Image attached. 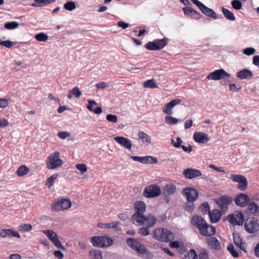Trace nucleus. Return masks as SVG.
I'll return each instance as SVG.
<instances>
[{
  "mask_svg": "<svg viewBox=\"0 0 259 259\" xmlns=\"http://www.w3.org/2000/svg\"><path fill=\"white\" fill-rule=\"evenodd\" d=\"M229 222L234 226L242 225L244 222V214L241 211H236L234 213L228 215Z\"/></svg>",
  "mask_w": 259,
  "mask_h": 259,
  "instance_id": "nucleus-12",
  "label": "nucleus"
},
{
  "mask_svg": "<svg viewBox=\"0 0 259 259\" xmlns=\"http://www.w3.org/2000/svg\"><path fill=\"white\" fill-rule=\"evenodd\" d=\"M227 249L234 257L237 258L239 256V250L235 249L233 244H229L227 247Z\"/></svg>",
  "mask_w": 259,
  "mask_h": 259,
  "instance_id": "nucleus-35",
  "label": "nucleus"
},
{
  "mask_svg": "<svg viewBox=\"0 0 259 259\" xmlns=\"http://www.w3.org/2000/svg\"><path fill=\"white\" fill-rule=\"evenodd\" d=\"M18 26L19 23L16 21L8 22L5 24V28L8 30L14 29L17 28Z\"/></svg>",
  "mask_w": 259,
  "mask_h": 259,
  "instance_id": "nucleus-38",
  "label": "nucleus"
},
{
  "mask_svg": "<svg viewBox=\"0 0 259 259\" xmlns=\"http://www.w3.org/2000/svg\"><path fill=\"white\" fill-rule=\"evenodd\" d=\"M144 86L146 88L155 89L158 88V85L156 82L153 79H149L144 81Z\"/></svg>",
  "mask_w": 259,
  "mask_h": 259,
  "instance_id": "nucleus-34",
  "label": "nucleus"
},
{
  "mask_svg": "<svg viewBox=\"0 0 259 259\" xmlns=\"http://www.w3.org/2000/svg\"><path fill=\"white\" fill-rule=\"evenodd\" d=\"M149 229V228L146 226L141 227L139 229L138 233L142 236H148L150 234Z\"/></svg>",
  "mask_w": 259,
  "mask_h": 259,
  "instance_id": "nucleus-49",
  "label": "nucleus"
},
{
  "mask_svg": "<svg viewBox=\"0 0 259 259\" xmlns=\"http://www.w3.org/2000/svg\"><path fill=\"white\" fill-rule=\"evenodd\" d=\"M154 40L157 45L158 50L163 49L167 45L168 42V39L166 37L163 38L162 39H156Z\"/></svg>",
  "mask_w": 259,
  "mask_h": 259,
  "instance_id": "nucleus-29",
  "label": "nucleus"
},
{
  "mask_svg": "<svg viewBox=\"0 0 259 259\" xmlns=\"http://www.w3.org/2000/svg\"><path fill=\"white\" fill-rule=\"evenodd\" d=\"M145 47L148 50L151 51H156L158 50L157 48V45L155 42L154 40L153 41H149L145 45Z\"/></svg>",
  "mask_w": 259,
  "mask_h": 259,
  "instance_id": "nucleus-42",
  "label": "nucleus"
},
{
  "mask_svg": "<svg viewBox=\"0 0 259 259\" xmlns=\"http://www.w3.org/2000/svg\"><path fill=\"white\" fill-rule=\"evenodd\" d=\"M81 95V92L78 87H74L71 90L67 96L68 99H71L73 96L76 98H78Z\"/></svg>",
  "mask_w": 259,
  "mask_h": 259,
  "instance_id": "nucleus-28",
  "label": "nucleus"
},
{
  "mask_svg": "<svg viewBox=\"0 0 259 259\" xmlns=\"http://www.w3.org/2000/svg\"><path fill=\"white\" fill-rule=\"evenodd\" d=\"M117 26L119 27H121L123 29H125L129 27L130 24L128 23H125L123 21H120L117 23Z\"/></svg>",
  "mask_w": 259,
  "mask_h": 259,
  "instance_id": "nucleus-64",
  "label": "nucleus"
},
{
  "mask_svg": "<svg viewBox=\"0 0 259 259\" xmlns=\"http://www.w3.org/2000/svg\"><path fill=\"white\" fill-rule=\"evenodd\" d=\"M171 142L174 147L178 148H180V146H181L182 140L181 139V138L177 137V142H175L174 141V139H171Z\"/></svg>",
  "mask_w": 259,
  "mask_h": 259,
  "instance_id": "nucleus-59",
  "label": "nucleus"
},
{
  "mask_svg": "<svg viewBox=\"0 0 259 259\" xmlns=\"http://www.w3.org/2000/svg\"><path fill=\"white\" fill-rule=\"evenodd\" d=\"M255 52V50L252 47L246 48L243 50V53L247 56L253 55Z\"/></svg>",
  "mask_w": 259,
  "mask_h": 259,
  "instance_id": "nucleus-56",
  "label": "nucleus"
},
{
  "mask_svg": "<svg viewBox=\"0 0 259 259\" xmlns=\"http://www.w3.org/2000/svg\"><path fill=\"white\" fill-rule=\"evenodd\" d=\"M234 201L237 206L245 207L249 204L251 200L247 194L241 193L235 197Z\"/></svg>",
  "mask_w": 259,
  "mask_h": 259,
  "instance_id": "nucleus-16",
  "label": "nucleus"
},
{
  "mask_svg": "<svg viewBox=\"0 0 259 259\" xmlns=\"http://www.w3.org/2000/svg\"><path fill=\"white\" fill-rule=\"evenodd\" d=\"M199 259H209L208 252L206 249H203L199 253Z\"/></svg>",
  "mask_w": 259,
  "mask_h": 259,
  "instance_id": "nucleus-54",
  "label": "nucleus"
},
{
  "mask_svg": "<svg viewBox=\"0 0 259 259\" xmlns=\"http://www.w3.org/2000/svg\"><path fill=\"white\" fill-rule=\"evenodd\" d=\"M248 205L249 211L255 216L259 215V206L254 201L250 202Z\"/></svg>",
  "mask_w": 259,
  "mask_h": 259,
  "instance_id": "nucleus-27",
  "label": "nucleus"
},
{
  "mask_svg": "<svg viewBox=\"0 0 259 259\" xmlns=\"http://www.w3.org/2000/svg\"><path fill=\"white\" fill-rule=\"evenodd\" d=\"M49 36L44 32H40L35 35V38L39 41H46L48 39Z\"/></svg>",
  "mask_w": 259,
  "mask_h": 259,
  "instance_id": "nucleus-40",
  "label": "nucleus"
},
{
  "mask_svg": "<svg viewBox=\"0 0 259 259\" xmlns=\"http://www.w3.org/2000/svg\"><path fill=\"white\" fill-rule=\"evenodd\" d=\"M208 214L211 223H217L220 220L222 215L221 211L217 209L208 211Z\"/></svg>",
  "mask_w": 259,
  "mask_h": 259,
  "instance_id": "nucleus-23",
  "label": "nucleus"
},
{
  "mask_svg": "<svg viewBox=\"0 0 259 259\" xmlns=\"http://www.w3.org/2000/svg\"><path fill=\"white\" fill-rule=\"evenodd\" d=\"M222 12L225 18L229 20L234 21L235 20V17L234 14L228 9L222 7Z\"/></svg>",
  "mask_w": 259,
  "mask_h": 259,
  "instance_id": "nucleus-31",
  "label": "nucleus"
},
{
  "mask_svg": "<svg viewBox=\"0 0 259 259\" xmlns=\"http://www.w3.org/2000/svg\"><path fill=\"white\" fill-rule=\"evenodd\" d=\"M234 237V241L235 245L238 247L240 249L245 250L244 247V243L242 242L240 238L238 237H235V236Z\"/></svg>",
  "mask_w": 259,
  "mask_h": 259,
  "instance_id": "nucleus-48",
  "label": "nucleus"
},
{
  "mask_svg": "<svg viewBox=\"0 0 259 259\" xmlns=\"http://www.w3.org/2000/svg\"><path fill=\"white\" fill-rule=\"evenodd\" d=\"M183 174L186 178L189 179H192L200 176H201V179L203 180H207L208 179L207 176L202 175L199 170L192 168L184 169Z\"/></svg>",
  "mask_w": 259,
  "mask_h": 259,
  "instance_id": "nucleus-15",
  "label": "nucleus"
},
{
  "mask_svg": "<svg viewBox=\"0 0 259 259\" xmlns=\"http://www.w3.org/2000/svg\"><path fill=\"white\" fill-rule=\"evenodd\" d=\"M71 206V202L69 199L65 198L58 200L52 206V210L54 211H59L65 210L70 208Z\"/></svg>",
  "mask_w": 259,
  "mask_h": 259,
  "instance_id": "nucleus-13",
  "label": "nucleus"
},
{
  "mask_svg": "<svg viewBox=\"0 0 259 259\" xmlns=\"http://www.w3.org/2000/svg\"><path fill=\"white\" fill-rule=\"evenodd\" d=\"M247 181L245 177L244 179L242 180V181H240V182L238 183V188L242 191H244L247 189Z\"/></svg>",
  "mask_w": 259,
  "mask_h": 259,
  "instance_id": "nucleus-44",
  "label": "nucleus"
},
{
  "mask_svg": "<svg viewBox=\"0 0 259 259\" xmlns=\"http://www.w3.org/2000/svg\"><path fill=\"white\" fill-rule=\"evenodd\" d=\"M183 194L187 200L195 201L198 196V191L193 188H186L183 191Z\"/></svg>",
  "mask_w": 259,
  "mask_h": 259,
  "instance_id": "nucleus-18",
  "label": "nucleus"
},
{
  "mask_svg": "<svg viewBox=\"0 0 259 259\" xmlns=\"http://www.w3.org/2000/svg\"><path fill=\"white\" fill-rule=\"evenodd\" d=\"M207 245L212 249L219 250L221 249L220 241L214 237H210L207 239Z\"/></svg>",
  "mask_w": 259,
  "mask_h": 259,
  "instance_id": "nucleus-24",
  "label": "nucleus"
},
{
  "mask_svg": "<svg viewBox=\"0 0 259 259\" xmlns=\"http://www.w3.org/2000/svg\"><path fill=\"white\" fill-rule=\"evenodd\" d=\"M29 171V169L24 165L20 166L17 170V174L19 176H23Z\"/></svg>",
  "mask_w": 259,
  "mask_h": 259,
  "instance_id": "nucleus-39",
  "label": "nucleus"
},
{
  "mask_svg": "<svg viewBox=\"0 0 259 259\" xmlns=\"http://www.w3.org/2000/svg\"><path fill=\"white\" fill-rule=\"evenodd\" d=\"M91 242L94 246L104 247L111 246L113 241L107 236H94L91 238Z\"/></svg>",
  "mask_w": 259,
  "mask_h": 259,
  "instance_id": "nucleus-4",
  "label": "nucleus"
},
{
  "mask_svg": "<svg viewBox=\"0 0 259 259\" xmlns=\"http://www.w3.org/2000/svg\"><path fill=\"white\" fill-rule=\"evenodd\" d=\"M209 206L208 203L207 202H204L202 203L200 206V210L203 213L206 214L208 213V211H210L209 210Z\"/></svg>",
  "mask_w": 259,
  "mask_h": 259,
  "instance_id": "nucleus-45",
  "label": "nucleus"
},
{
  "mask_svg": "<svg viewBox=\"0 0 259 259\" xmlns=\"http://www.w3.org/2000/svg\"><path fill=\"white\" fill-rule=\"evenodd\" d=\"M178 119L171 116H166L165 118V122L169 125H173L177 123Z\"/></svg>",
  "mask_w": 259,
  "mask_h": 259,
  "instance_id": "nucleus-41",
  "label": "nucleus"
},
{
  "mask_svg": "<svg viewBox=\"0 0 259 259\" xmlns=\"http://www.w3.org/2000/svg\"><path fill=\"white\" fill-rule=\"evenodd\" d=\"M233 199L229 195H223L218 198L216 203L220 208L221 211L224 213L227 211L228 206L233 202Z\"/></svg>",
  "mask_w": 259,
  "mask_h": 259,
  "instance_id": "nucleus-9",
  "label": "nucleus"
},
{
  "mask_svg": "<svg viewBox=\"0 0 259 259\" xmlns=\"http://www.w3.org/2000/svg\"><path fill=\"white\" fill-rule=\"evenodd\" d=\"M253 76L252 72L247 69H244L237 72V76L241 79H250Z\"/></svg>",
  "mask_w": 259,
  "mask_h": 259,
  "instance_id": "nucleus-26",
  "label": "nucleus"
},
{
  "mask_svg": "<svg viewBox=\"0 0 259 259\" xmlns=\"http://www.w3.org/2000/svg\"><path fill=\"white\" fill-rule=\"evenodd\" d=\"M193 139L196 142L199 144H205L210 140L208 135L203 132L195 133L193 135Z\"/></svg>",
  "mask_w": 259,
  "mask_h": 259,
  "instance_id": "nucleus-20",
  "label": "nucleus"
},
{
  "mask_svg": "<svg viewBox=\"0 0 259 259\" xmlns=\"http://www.w3.org/2000/svg\"><path fill=\"white\" fill-rule=\"evenodd\" d=\"M231 5L233 8L237 10H240L242 8V3L239 0H233L231 2Z\"/></svg>",
  "mask_w": 259,
  "mask_h": 259,
  "instance_id": "nucleus-52",
  "label": "nucleus"
},
{
  "mask_svg": "<svg viewBox=\"0 0 259 259\" xmlns=\"http://www.w3.org/2000/svg\"><path fill=\"white\" fill-rule=\"evenodd\" d=\"M76 7V4L73 1H68L64 4V8L69 11H72L75 9Z\"/></svg>",
  "mask_w": 259,
  "mask_h": 259,
  "instance_id": "nucleus-36",
  "label": "nucleus"
},
{
  "mask_svg": "<svg viewBox=\"0 0 259 259\" xmlns=\"http://www.w3.org/2000/svg\"><path fill=\"white\" fill-rule=\"evenodd\" d=\"M244 229L250 234L257 232L259 230V221L254 217H249L244 221Z\"/></svg>",
  "mask_w": 259,
  "mask_h": 259,
  "instance_id": "nucleus-5",
  "label": "nucleus"
},
{
  "mask_svg": "<svg viewBox=\"0 0 259 259\" xmlns=\"http://www.w3.org/2000/svg\"><path fill=\"white\" fill-rule=\"evenodd\" d=\"M106 119L108 121L112 123H116L117 121V116L116 115L108 114L106 116Z\"/></svg>",
  "mask_w": 259,
  "mask_h": 259,
  "instance_id": "nucleus-58",
  "label": "nucleus"
},
{
  "mask_svg": "<svg viewBox=\"0 0 259 259\" xmlns=\"http://www.w3.org/2000/svg\"><path fill=\"white\" fill-rule=\"evenodd\" d=\"M192 2L197 6L201 11L206 16L213 19L217 18V15L215 12L211 9L206 7L198 0H191Z\"/></svg>",
  "mask_w": 259,
  "mask_h": 259,
  "instance_id": "nucleus-11",
  "label": "nucleus"
},
{
  "mask_svg": "<svg viewBox=\"0 0 259 259\" xmlns=\"http://www.w3.org/2000/svg\"><path fill=\"white\" fill-rule=\"evenodd\" d=\"M230 74L224 69H220L210 73L207 76L208 80H218L221 79H227L230 78Z\"/></svg>",
  "mask_w": 259,
  "mask_h": 259,
  "instance_id": "nucleus-10",
  "label": "nucleus"
},
{
  "mask_svg": "<svg viewBox=\"0 0 259 259\" xmlns=\"http://www.w3.org/2000/svg\"><path fill=\"white\" fill-rule=\"evenodd\" d=\"M9 100L5 99H0V107L4 108L8 106Z\"/></svg>",
  "mask_w": 259,
  "mask_h": 259,
  "instance_id": "nucleus-61",
  "label": "nucleus"
},
{
  "mask_svg": "<svg viewBox=\"0 0 259 259\" xmlns=\"http://www.w3.org/2000/svg\"><path fill=\"white\" fill-rule=\"evenodd\" d=\"M143 161L144 164L155 163L157 162V159L151 156H146L143 157Z\"/></svg>",
  "mask_w": 259,
  "mask_h": 259,
  "instance_id": "nucleus-37",
  "label": "nucleus"
},
{
  "mask_svg": "<svg viewBox=\"0 0 259 259\" xmlns=\"http://www.w3.org/2000/svg\"><path fill=\"white\" fill-rule=\"evenodd\" d=\"M58 176V174H55L51 176L49 178H48V179L46 181V185L48 186L49 188H50L52 186L53 181L57 179Z\"/></svg>",
  "mask_w": 259,
  "mask_h": 259,
  "instance_id": "nucleus-51",
  "label": "nucleus"
},
{
  "mask_svg": "<svg viewBox=\"0 0 259 259\" xmlns=\"http://www.w3.org/2000/svg\"><path fill=\"white\" fill-rule=\"evenodd\" d=\"M181 100L179 99H176L171 100L168 103L165 105L162 108V112L168 115L172 114V109L176 105L179 104L181 102Z\"/></svg>",
  "mask_w": 259,
  "mask_h": 259,
  "instance_id": "nucleus-19",
  "label": "nucleus"
},
{
  "mask_svg": "<svg viewBox=\"0 0 259 259\" xmlns=\"http://www.w3.org/2000/svg\"><path fill=\"white\" fill-rule=\"evenodd\" d=\"M54 256L58 259H62L64 257L63 253L60 250H56L54 252Z\"/></svg>",
  "mask_w": 259,
  "mask_h": 259,
  "instance_id": "nucleus-63",
  "label": "nucleus"
},
{
  "mask_svg": "<svg viewBox=\"0 0 259 259\" xmlns=\"http://www.w3.org/2000/svg\"><path fill=\"white\" fill-rule=\"evenodd\" d=\"M138 137L141 139H145V141L147 143H150L151 142L150 137L147 133L144 132H140L138 133Z\"/></svg>",
  "mask_w": 259,
  "mask_h": 259,
  "instance_id": "nucleus-47",
  "label": "nucleus"
},
{
  "mask_svg": "<svg viewBox=\"0 0 259 259\" xmlns=\"http://www.w3.org/2000/svg\"><path fill=\"white\" fill-rule=\"evenodd\" d=\"M191 223L198 229L199 234L202 236L209 237L213 235L216 232L215 228L208 224L201 216L194 215L191 220Z\"/></svg>",
  "mask_w": 259,
  "mask_h": 259,
  "instance_id": "nucleus-1",
  "label": "nucleus"
},
{
  "mask_svg": "<svg viewBox=\"0 0 259 259\" xmlns=\"http://www.w3.org/2000/svg\"><path fill=\"white\" fill-rule=\"evenodd\" d=\"M119 224L120 222L118 221L110 223H99L98 226L102 229H114L116 231H119L120 230L118 227Z\"/></svg>",
  "mask_w": 259,
  "mask_h": 259,
  "instance_id": "nucleus-25",
  "label": "nucleus"
},
{
  "mask_svg": "<svg viewBox=\"0 0 259 259\" xmlns=\"http://www.w3.org/2000/svg\"><path fill=\"white\" fill-rule=\"evenodd\" d=\"M135 213L133 215L132 220L133 223H139L142 222L141 219L144 218V212L146 210V205L141 201H136L134 204Z\"/></svg>",
  "mask_w": 259,
  "mask_h": 259,
  "instance_id": "nucleus-3",
  "label": "nucleus"
},
{
  "mask_svg": "<svg viewBox=\"0 0 259 259\" xmlns=\"http://www.w3.org/2000/svg\"><path fill=\"white\" fill-rule=\"evenodd\" d=\"M43 233L53 243L55 246L64 250L65 249V248L60 241L58 235L54 231L51 230H46L43 231Z\"/></svg>",
  "mask_w": 259,
  "mask_h": 259,
  "instance_id": "nucleus-14",
  "label": "nucleus"
},
{
  "mask_svg": "<svg viewBox=\"0 0 259 259\" xmlns=\"http://www.w3.org/2000/svg\"><path fill=\"white\" fill-rule=\"evenodd\" d=\"M90 255L92 259H102V252L99 249L92 250L90 251Z\"/></svg>",
  "mask_w": 259,
  "mask_h": 259,
  "instance_id": "nucleus-33",
  "label": "nucleus"
},
{
  "mask_svg": "<svg viewBox=\"0 0 259 259\" xmlns=\"http://www.w3.org/2000/svg\"><path fill=\"white\" fill-rule=\"evenodd\" d=\"M62 164L63 161L60 158V153L57 151L51 154L48 157L47 161V167L49 169H56Z\"/></svg>",
  "mask_w": 259,
  "mask_h": 259,
  "instance_id": "nucleus-7",
  "label": "nucleus"
},
{
  "mask_svg": "<svg viewBox=\"0 0 259 259\" xmlns=\"http://www.w3.org/2000/svg\"><path fill=\"white\" fill-rule=\"evenodd\" d=\"M188 258L189 259H197L198 254L195 249H191L188 253Z\"/></svg>",
  "mask_w": 259,
  "mask_h": 259,
  "instance_id": "nucleus-55",
  "label": "nucleus"
},
{
  "mask_svg": "<svg viewBox=\"0 0 259 259\" xmlns=\"http://www.w3.org/2000/svg\"><path fill=\"white\" fill-rule=\"evenodd\" d=\"M48 4L46 0H41L39 3H33L31 5L32 6L34 7H44L45 6L48 5Z\"/></svg>",
  "mask_w": 259,
  "mask_h": 259,
  "instance_id": "nucleus-60",
  "label": "nucleus"
},
{
  "mask_svg": "<svg viewBox=\"0 0 259 259\" xmlns=\"http://www.w3.org/2000/svg\"><path fill=\"white\" fill-rule=\"evenodd\" d=\"M126 243L130 247L136 251L139 254H144V253H148V249L145 246L134 238H129L127 239Z\"/></svg>",
  "mask_w": 259,
  "mask_h": 259,
  "instance_id": "nucleus-6",
  "label": "nucleus"
},
{
  "mask_svg": "<svg viewBox=\"0 0 259 259\" xmlns=\"http://www.w3.org/2000/svg\"><path fill=\"white\" fill-rule=\"evenodd\" d=\"M187 202H186L184 206V209L186 211L192 212L194 211L195 208V206L194 204V202L195 201L187 200Z\"/></svg>",
  "mask_w": 259,
  "mask_h": 259,
  "instance_id": "nucleus-32",
  "label": "nucleus"
},
{
  "mask_svg": "<svg viewBox=\"0 0 259 259\" xmlns=\"http://www.w3.org/2000/svg\"><path fill=\"white\" fill-rule=\"evenodd\" d=\"M32 229V226L30 224H23L19 226V229L20 231L29 232Z\"/></svg>",
  "mask_w": 259,
  "mask_h": 259,
  "instance_id": "nucleus-43",
  "label": "nucleus"
},
{
  "mask_svg": "<svg viewBox=\"0 0 259 259\" xmlns=\"http://www.w3.org/2000/svg\"><path fill=\"white\" fill-rule=\"evenodd\" d=\"M245 177L240 174H231L230 175L231 179L235 182L239 183L240 181H242L243 179H244Z\"/></svg>",
  "mask_w": 259,
  "mask_h": 259,
  "instance_id": "nucleus-46",
  "label": "nucleus"
},
{
  "mask_svg": "<svg viewBox=\"0 0 259 259\" xmlns=\"http://www.w3.org/2000/svg\"><path fill=\"white\" fill-rule=\"evenodd\" d=\"M0 45L8 48H11L14 46V42L11 40H7L0 41Z\"/></svg>",
  "mask_w": 259,
  "mask_h": 259,
  "instance_id": "nucleus-57",
  "label": "nucleus"
},
{
  "mask_svg": "<svg viewBox=\"0 0 259 259\" xmlns=\"http://www.w3.org/2000/svg\"><path fill=\"white\" fill-rule=\"evenodd\" d=\"M183 10L184 11V13L186 16L191 17H192V14L195 11L191 7L189 6L184 7L183 8Z\"/></svg>",
  "mask_w": 259,
  "mask_h": 259,
  "instance_id": "nucleus-50",
  "label": "nucleus"
},
{
  "mask_svg": "<svg viewBox=\"0 0 259 259\" xmlns=\"http://www.w3.org/2000/svg\"><path fill=\"white\" fill-rule=\"evenodd\" d=\"M176 191V186L172 184H168L164 186V193L168 196L174 194Z\"/></svg>",
  "mask_w": 259,
  "mask_h": 259,
  "instance_id": "nucleus-30",
  "label": "nucleus"
},
{
  "mask_svg": "<svg viewBox=\"0 0 259 259\" xmlns=\"http://www.w3.org/2000/svg\"><path fill=\"white\" fill-rule=\"evenodd\" d=\"M114 140L128 150H131L132 144L130 140L123 137H115Z\"/></svg>",
  "mask_w": 259,
  "mask_h": 259,
  "instance_id": "nucleus-22",
  "label": "nucleus"
},
{
  "mask_svg": "<svg viewBox=\"0 0 259 259\" xmlns=\"http://www.w3.org/2000/svg\"><path fill=\"white\" fill-rule=\"evenodd\" d=\"M153 238L158 241L168 242L174 239V234L166 229L158 228L154 230Z\"/></svg>",
  "mask_w": 259,
  "mask_h": 259,
  "instance_id": "nucleus-2",
  "label": "nucleus"
},
{
  "mask_svg": "<svg viewBox=\"0 0 259 259\" xmlns=\"http://www.w3.org/2000/svg\"><path fill=\"white\" fill-rule=\"evenodd\" d=\"M157 221L156 217L152 214H149L146 217L144 215V218L141 219L142 222L139 223H134V224L138 226L145 225L146 227L149 228L153 227L156 224Z\"/></svg>",
  "mask_w": 259,
  "mask_h": 259,
  "instance_id": "nucleus-17",
  "label": "nucleus"
},
{
  "mask_svg": "<svg viewBox=\"0 0 259 259\" xmlns=\"http://www.w3.org/2000/svg\"><path fill=\"white\" fill-rule=\"evenodd\" d=\"M0 237L3 238L15 237L20 238V235L17 231L11 229H2L0 230Z\"/></svg>",
  "mask_w": 259,
  "mask_h": 259,
  "instance_id": "nucleus-21",
  "label": "nucleus"
},
{
  "mask_svg": "<svg viewBox=\"0 0 259 259\" xmlns=\"http://www.w3.org/2000/svg\"><path fill=\"white\" fill-rule=\"evenodd\" d=\"M59 138L61 139H65L67 137L70 136V133L67 132H59L58 134Z\"/></svg>",
  "mask_w": 259,
  "mask_h": 259,
  "instance_id": "nucleus-62",
  "label": "nucleus"
},
{
  "mask_svg": "<svg viewBox=\"0 0 259 259\" xmlns=\"http://www.w3.org/2000/svg\"><path fill=\"white\" fill-rule=\"evenodd\" d=\"M76 168L80 171L81 175L84 174L87 171V167L85 164L78 163L76 165Z\"/></svg>",
  "mask_w": 259,
  "mask_h": 259,
  "instance_id": "nucleus-53",
  "label": "nucleus"
},
{
  "mask_svg": "<svg viewBox=\"0 0 259 259\" xmlns=\"http://www.w3.org/2000/svg\"><path fill=\"white\" fill-rule=\"evenodd\" d=\"M161 193L160 188L156 185L147 186L143 192V195L147 198H154L159 196Z\"/></svg>",
  "mask_w": 259,
  "mask_h": 259,
  "instance_id": "nucleus-8",
  "label": "nucleus"
}]
</instances>
